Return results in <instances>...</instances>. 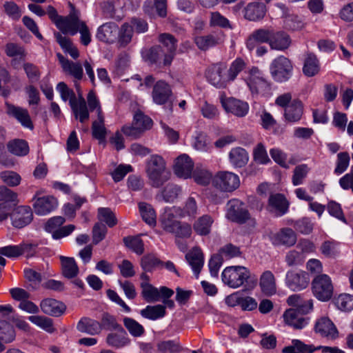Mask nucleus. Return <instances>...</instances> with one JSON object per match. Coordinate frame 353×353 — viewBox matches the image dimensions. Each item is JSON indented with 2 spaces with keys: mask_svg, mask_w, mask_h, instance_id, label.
I'll use <instances>...</instances> for the list:
<instances>
[{
  "mask_svg": "<svg viewBox=\"0 0 353 353\" xmlns=\"http://www.w3.org/2000/svg\"><path fill=\"white\" fill-rule=\"evenodd\" d=\"M145 172L150 184L154 188H159L163 185L170 175L166 170L164 159L158 154L152 155L148 159Z\"/></svg>",
  "mask_w": 353,
  "mask_h": 353,
  "instance_id": "1",
  "label": "nucleus"
},
{
  "mask_svg": "<svg viewBox=\"0 0 353 353\" xmlns=\"http://www.w3.org/2000/svg\"><path fill=\"white\" fill-rule=\"evenodd\" d=\"M243 79L253 96L263 95L270 89L263 73L256 67L246 71Z\"/></svg>",
  "mask_w": 353,
  "mask_h": 353,
  "instance_id": "2",
  "label": "nucleus"
},
{
  "mask_svg": "<svg viewBox=\"0 0 353 353\" xmlns=\"http://www.w3.org/2000/svg\"><path fill=\"white\" fill-rule=\"evenodd\" d=\"M250 273L243 266H230L225 268L221 274L223 282L232 288L242 286L250 278Z\"/></svg>",
  "mask_w": 353,
  "mask_h": 353,
  "instance_id": "3",
  "label": "nucleus"
},
{
  "mask_svg": "<svg viewBox=\"0 0 353 353\" xmlns=\"http://www.w3.org/2000/svg\"><path fill=\"white\" fill-rule=\"evenodd\" d=\"M239 176L229 171L218 172L212 178L214 188L223 192H231L240 186Z\"/></svg>",
  "mask_w": 353,
  "mask_h": 353,
  "instance_id": "4",
  "label": "nucleus"
},
{
  "mask_svg": "<svg viewBox=\"0 0 353 353\" xmlns=\"http://www.w3.org/2000/svg\"><path fill=\"white\" fill-rule=\"evenodd\" d=\"M270 72L272 79L277 82H285L292 76V65L284 56H279L270 65Z\"/></svg>",
  "mask_w": 353,
  "mask_h": 353,
  "instance_id": "5",
  "label": "nucleus"
},
{
  "mask_svg": "<svg viewBox=\"0 0 353 353\" xmlns=\"http://www.w3.org/2000/svg\"><path fill=\"white\" fill-rule=\"evenodd\" d=\"M312 289L317 299L327 301L332 296L334 286L331 278L327 274H321L316 275L312 280Z\"/></svg>",
  "mask_w": 353,
  "mask_h": 353,
  "instance_id": "6",
  "label": "nucleus"
},
{
  "mask_svg": "<svg viewBox=\"0 0 353 353\" xmlns=\"http://www.w3.org/2000/svg\"><path fill=\"white\" fill-rule=\"evenodd\" d=\"M65 219L61 216H56L49 219L45 223V230L50 233L54 239H60L69 236L76 228L73 224L62 226Z\"/></svg>",
  "mask_w": 353,
  "mask_h": 353,
  "instance_id": "7",
  "label": "nucleus"
},
{
  "mask_svg": "<svg viewBox=\"0 0 353 353\" xmlns=\"http://www.w3.org/2000/svg\"><path fill=\"white\" fill-rule=\"evenodd\" d=\"M152 126V120L142 112L137 111L134 115L131 126H123L122 132L127 136L132 138L139 137L145 130H150Z\"/></svg>",
  "mask_w": 353,
  "mask_h": 353,
  "instance_id": "8",
  "label": "nucleus"
},
{
  "mask_svg": "<svg viewBox=\"0 0 353 353\" xmlns=\"http://www.w3.org/2000/svg\"><path fill=\"white\" fill-rule=\"evenodd\" d=\"M70 9L68 16L63 17L61 24L58 25L59 29L63 34H70V35L76 34L80 28L85 23L80 19V11L74 7V6L69 3Z\"/></svg>",
  "mask_w": 353,
  "mask_h": 353,
  "instance_id": "9",
  "label": "nucleus"
},
{
  "mask_svg": "<svg viewBox=\"0 0 353 353\" xmlns=\"http://www.w3.org/2000/svg\"><path fill=\"white\" fill-rule=\"evenodd\" d=\"M225 217L235 223H244L250 219V214L245 204L239 199L230 200L226 205Z\"/></svg>",
  "mask_w": 353,
  "mask_h": 353,
  "instance_id": "10",
  "label": "nucleus"
},
{
  "mask_svg": "<svg viewBox=\"0 0 353 353\" xmlns=\"http://www.w3.org/2000/svg\"><path fill=\"white\" fill-rule=\"evenodd\" d=\"M17 194L8 188L0 186V221L8 218L18 203Z\"/></svg>",
  "mask_w": 353,
  "mask_h": 353,
  "instance_id": "11",
  "label": "nucleus"
},
{
  "mask_svg": "<svg viewBox=\"0 0 353 353\" xmlns=\"http://www.w3.org/2000/svg\"><path fill=\"white\" fill-rule=\"evenodd\" d=\"M141 295L148 303L159 301L161 298L169 299L174 291L167 287H154L150 283H141Z\"/></svg>",
  "mask_w": 353,
  "mask_h": 353,
  "instance_id": "12",
  "label": "nucleus"
},
{
  "mask_svg": "<svg viewBox=\"0 0 353 353\" xmlns=\"http://www.w3.org/2000/svg\"><path fill=\"white\" fill-rule=\"evenodd\" d=\"M310 283V277L303 270H291L286 272L285 285L292 291H300L305 289Z\"/></svg>",
  "mask_w": 353,
  "mask_h": 353,
  "instance_id": "13",
  "label": "nucleus"
},
{
  "mask_svg": "<svg viewBox=\"0 0 353 353\" xmlns=\"http://www.w3.org/2000/svg\"><path fill=\"white\" fill-rule=\"evenodd\" d=\"M268 238L272 244L275 246L290 247L296 242L295 232L289 228H283L277 232H272L268 234Z\"/></svg>",
  "mask_w": 353,
  "mask_h": 353,
  "instance_id": "14",
  "label": "nucleus"
},
{
  "mask_svg": "<svg viewBox=\"0 0 353 353\" xmlns=\"http://www.w3.org/2000/svg\"><path fill=\"white\" fill-rule=\"evenodd\" d=\"M220 101L227 112H230L238 117H243L248 113L250 108L245 101L232 97L226 98L223 95L220 98Z\"/></svg>",
  "mask_w": 353,
  "mask_h": 353,
  "instance_id": "15",
  "label": "nucleus"
},
{
  "mask_svg": "<svg viewBox=\"0 0 353 353\" xmlns=\"http://www.w3.org/2000/svg\"><path fill=\"white\" fill-rule=\"evenodd\" d=\"M225 66L221 63H217L210 66L205 72L206 78L208 82L217 88H225L228 81L227 77L224 76Z\"/></svg>",
  "mask_w": 353,
  "mask_h": 353,
  "instance_id": "16",
  "label": "nucleus"
},
{
  "mask_svg": "<svg viewBox=\"0 0 353 353\" xmlns=\"http://www.w3.org/2000/svg\"><path fill=\"white\" fill-rule=\"evenodd\" d=\"M194 162L186 154L179 155L174 161V174L179 178L187 179L193 174Z\"/></svg>",
  "mask_w": 353,
  "mask_h": 353,
  "instance_id": "17",
  "label": "nucleus"
},
{
  "mask_svg": "<svg viewBox=\"0 0 353 353\" xmlns=\"http://www.w3.org/2000/svg\"><path fill=\"white\" fill-rule=\"evenodd\" d=\"M14 228H22L31 223L33 219L32 210L28 206L14 208L9 214Z\"/></svg>",
  "mask_w": 353,
  "mask_h": 353,
  "instance_id": "18",
  "label": "nucleus"
},
{
  "mask_svg": "<svg viewBox=\"0 0 353 353\" xmlns=\"http://www.w3.org/2000/svg\"><path fill=\"white\" fill-rule=\"evenodd\" d=\"M314 330L321 336L326 337L329 339H336L339 336V331L332 322V321L327 316H321L316 321Z\"/></svg>",
  "mask_w": 353,
  "mask_h": 353,
  "instance_id": "19",
  "label": "nucleus"
},
{
  "mask_svg": "<svg viewBox=\"0 0 353 353\" xmlns=\"http://www.w3.org/2000/svg\"><path fill=\"white\" fill-rule=\"evenodd\" d=\"M181 213L180 207L174 206L165 208L160 218L163 230L168 232H173V228L177 226L179 222L176 218H181Z\"/></svg>",
  "mask_w": 353,
  "mask_h": 353,
  "instance_id": "20",
  "label": "nucleus"
},
{
  "mask_svg": "<svg viewBox=\"0 0 353 353\" xmlns=\"http://www.w3.org/2000/svg\"><path fill=\"white\" fill-rule=\"evenodd\" d=\"M57 206V199L51 195L38 197L33 204L34 212L39 215H46L54 210Z\"/></svg>",
  "mask_w": 353,
  "mask_h": 353,
  "instance_id": "21",
  "label": "nucleus"
},
{
  "mask_svg": "<svg viewBox=\"0 0 353 353\" xmlns=\"http://www.w3.org/2000/svg\"><path fill=\"white\" fill-rule=\"evenodd\" d=\"M288 208L289 203L283 195L275 194L269 197L267 208L275 216H283L288 212Z\"/></svg>",
  "mask_w": 353,
  "mask_h": 353,
  "instance_id": "22",
  "label": "nucleus"
},
{
  "mask_svg": "<svg viewBox=\"0 0 353 353\" xmlns=\"http://www.w3.org/2000/svg\"><path fill=\"white\" fill-rule=\"evenodd\" d=\"M7 113L16 119L23 127L30 130L34 128V125L27 109L11 104H7Z\"/></svg>",
  "mask_w": 353,
  "mask_h": 353,
  "instance_id": "23",
  "label": "nucleus"
},
{
  "mask_svg": "<svg viewBox=\"0 0 353 353\" xmlns=\"http://www.w3.org/2000/svg\"><path fill=\"white\" fill-rule=\"evenodd\" d=\"M170 86L164 81H159L154 85L152 92V100L157 105H163L172 95Z\"/></svg>",
  "mask_w": 353,
  "mask_h": 353,
  "instance_id": "24",
  "label": "nucleus"
},
{
  "mask_svg": "<svg viewBox=\"0 0 353 353\" xmlns=\"http://www.w3.org/2000/svg\"><path fill=\"white\" fill-rule=\"evenodd\" d=\"M75 85L78 92V99L74 103L71 102L70 108L75 119L83 123L89 120V111L85 99L78 90L77 84L75 83Z\"/></svg>",
  "mask_w": 353,
  "mask_h": 353,
  "instance_id": "25",
  "label": "nucleus"
},
{
  "mask_svg": "<svg viewBox=\"0 0 353 353\" xmlns=\"http://www.w3.org/2000/svg\"><path fill=\"white\" fill-rule=\"evenodd\" d=\"M185 259L191 267L194 274L198 278L204 265V256L201 250L198 247L193 248L186 254Z\"/></svg>",
  "mask_w": 353,
  "mask_h": 353,
  "instance_id": "26",
  "label": "nucleus"
},
{
  "mask_svg": "<svg viewBox=\"0 0 353 353\" xmlns=\"http://www.w3.org/2000/svg\"><path fill=\"white\" fill-rule=\"evenodd\" d=\"M265 12L264 4L258 2L250 3L242 10L244 18L252 21H256L263 19Z\"/></svg>",
  "mask_w": 353,
  "mask_h": 353,
  "instance_id": "27",
  "label": "nucleus"
},
{
  "mask_svg": "<svg viewBox=\"0 0 353 353\" xmlns=\"http://www.w3.org/2000/svg\"><path fill=\"white\" fill-rule=\"evenodd\" d=\"M41 310L43 313L53 316H60L65 311V305L61 301L54 299H46L40 303Z\"/></svg>",
  "mask_w": 353,
  "mask_h": 353,
  "instance_id": "28",
  "label": "nucleus"
},
{
  "mask_svg": "<svg viewBox=\"0 0 353 353\" xmlns=\"http://www.w3.org/2000/svg\"><path fill=\"white\" fill-rule=\"evenodd\" d=\"M259 286L265 296H270L276 293V279L271 271L266 270L261 275Z\"/></svg>",
  "mask_w": 353,
  "mask_h": 353,
  "instance_id": "29",
  "label": "nucleus"
},
{
  "mask_svg": "<svg viewBox=\"0 0 353 353\" xmlns=\"http://www.w3.org/2000/svg\"><path fill=\"white\" fill-rule=\"evenodd\" d=\"M63 71L77 80L82 79L83 75V68L81 63L72 62L64 58L61 54H57Z\"/></svg>",
  "mask_w": 353,
  "mask_h": 353,
  "instance_id": "30",
  "label": "nucleus"
},
{
  "mask_svg": "<svg viewBox=\"0 0 353 353\" xmlns=\"http://www.w3.org/2000/svg\"><path fill=\"white\" fill-rule=\"evenodd\" d=\"M92 133L94 138L98 140L99 144L103 148L106 145L107 130L104 126V119L101 108L98 109V119L92 123Z\"/></svg>",
  "mask_w": 353,
  "mask_h": 353,
  "instance_id": "31",
  "label": "nucleus"
},
{
  "mask_svg": "<svg viewBox=\"0 0 353 353\" xmlns=\"http://www.w3.org/2000/svg\"><path fill=\"white\" fill-rule=\"evenodd\" d=\"M291 44L290 36L283 32H272V36L270 41V46L272 49L283 51L288 48Z\"/></svg>",
  "mask_w": 353,
  "mask_h": 353,
  "instance_id": "32",
  "label": "nucleus"
},
{
  "mask_svg": "<svg viewBox=\"0 0 353 353\" xmlns=\"http://www.w3.org/2000/svg\"><path fill=\"white\" fill-rule=\"evenodd\" d=\"M289 305L294 307V310L301 314H307L313 307L312 300H305L300 294H292L287 299Z\"/></svg>",
  "mask_w": 353,
  "mask_h": 353,
  "instance_id": "33",
  "label": "nucleus"
},
{
  "mask_svg": "<svg viewBox=\"0 0 353 353\" xmlns=\"http://www.w3.org/2000/svg\"><path fill=\"white\" fill-rule=\"evenodd\" d=\"M77 330L89 335H97L101 332V326L99 322L94 319L83 317L77 323Z\"/></svg>",
  "mask_w": 353,
  "mask_h": 353,
  "instance_id": "34",
  "label": "nucleus"
},
{
  "mask_svg": "<svg viewBox=\"0 0 353 353\" xmlns=\"http://www.w3.org/2000/svg\"><path fill=\"white\" fill-rule=\"evenodd\" d=\"M62 274L64 277L75 279L79 274V268L74 258L60 256Z\"/></svg>",
  "mask_w": 353,
  "mask_h": 353,
  "instance_id": "35",
  "label": "nucleus"
},
{
  "mask_svg": "<svg viewBox=\"0 0 353 353\" xmlns=\"http://www.w3.org/2000/svg\"><path fill=\"white\" fill-rule=\"evenodd\" d=\"M130 343L128 334L124 329L112 321V346L122 347Z\"/></svg>",
  "mask_w": 353,
  "mask_h": 353,
  "instance_id": "36",
  "label": "nucleus"
},
{
  "mask_svg": "<svg viewBox=\"0 0 353 353\" xmlns=\"http://www.w3.org/2000/svg\"><path fill=\"white\" fill-rule=\"evenodd\" d=\"M298 313L299 312L294 309H289L285 312L283 319L288 325L296 329H302L307 325V321Z\"/></svg>",
  "mask_w": 353,
  "mask_h": 353,
  "instance_id": "37",
  "label": "nucleus"
},
{
  "mask_svg": "<svg viewBox=\"0 0 353 353\" xmlns=\"http://www.w3.org/2000/svg\"><path fill=\"white\" fill-rule=\"evenodd\" d=\"M303 114V105L300 101L294 100L285 109V119L290 123L299 121Z\"/></svg>",
  "mask_w": 353,
  "mask_h": 353,
  "instance_id": "38",
  "label": "nucleus"
},
{
  "mask_svg": "<svg viewBox=\"0 0 353 353\" xmlns=\"http://www.w3.org/2000/svg\"><path fill=\"white\" fill-rule=\"evenodd\" d=\"M270 155L273 161L283 168L288 169L291 165L295 164V161L292 158L288 159V154L279 148H271Z\"/></svg>",
  "mask_w": 353,
  "mask_h": 353,
  "instance_id": "39",
  "label": "nucleus"
},
{
  "mask_svg": "<svg viewBox=\"0 0 353 353\" xmlns=\"http://www.w3.org/2000/svg\"><path fill=\"white\" fill-rule=\"evenodd\" d=\"M230 163L236 168H242L249 160V156L246 150L242 148H232L229 153Z\"/></svg>",
  "mask_w": 353,
  "mask_h": 353,
  "instance_id": "40",
  "label": "nucleus"
},
{
  "mask_svg": "<svg viewBox=\"0 0 353 353\" xmlns=\"http://www.w3.org/2000/svg\"><path fill=\"white\" fill-rule=\"evenodd\" d=\"M214 219L208 214L200 216L194 223L193 228L195 232L201 236H205L210 233Z\"/></svg>",
  "mask_w": 353,
  "mask_h": 353,
  "instance_id": "41",
  "label": "nucleus"
},
{
  "mask_svg": "<svg viewBox=\"0 0 353 353\" xmlns=\"http://www.w3.org/2000/svg\"><path fill=\"white\" fill-rule=\"evenodd\" d=\"M141 315L145 319L155 321L165 315V306L163 305H148L140 312Z\"/></svg>",
  "mask_w": 353,
  "mask_h": 353,
  "instance_id": "42",
  "label": "nucleus"
},
{
  "mask_svg": "<svg viewBox=\"0 0 353 353\" xmlns=\"http://www.w3.org/2000/svg\"><path fill=\"white\" fill-rule=\"evenodd\" d=\"M320 70L319 61L316 55L313 54H307L305 59L303 72L307 77H314L319 73Z\"/></svg>",
  "mask_w": 353,
  "mask_h": 353,
  "instance_id": "43",
  "label": "nucleus"
},
{
  "mask_svg": "<svg viewBox=\"0 0 353 353\" xmlns=\"http://www.w3.org/2000/svg\"><path fill=\"white\" fill-rule=\"evenodd\" d=\"M316 348L312 345L305 344L299 339H293L292 345L283 348V353H313Z\"/></svg>",
  "mask_w": 353,
  "mask_h": 353,
  "instance_id": "44",
  "label": "nucleus"
},
{
  "mask_svg": "<svg viewBox=\"0 0 353 353\" xmlns=\"http://www.w3.org/2000/svg\"><path fill=\"white\" fill-rule=\"evenodd\" d=\"M139 212L143 220L150 226H155L157 223V215L152 206L146 203L139 204Z\"/></svg>",
  "mask_w": 353,
  "mask_h": 353,
  "instance_id": "45",
  "label": "nucleus"
},
{
  "mask_svg": "<svg viewBox=\"0 0 353 353\" xmlns=\"http://www.w3.org/2000/svg\"><path fill=\"white\" fill-rule=\"evenodd\" d=\"M5 53L9 57H13L12 60L11 64L14 67H17L18 63L17 58L23 59L25 57V50L24 49L14 43H8L5 46Z\"/></svg>",
  "mask_w": 353,
  "mask_h": 353,
  "instance_id": "46",
  "label": "nucleus"
},
{
  "mask_svg": "<svg viewBox=\"0 0 353 353\" xmlns=\"http://www.w3.org/2000/svg\"><path fill=\"white\" fill-rule=\"evenodd\" d=\"M7 148L10 152L16 156H25L29 152L28 143L22 139H14L8 142Z\"/></svg>",
  "mask_w": 353,
  "mask_h": 353,
  "instance_id": "47",
  "label": "nucleus"
},
{
  "mask_svg": "<svg viewBox=\"0 0 353 353\" xmlns=\"http://www.w3.org/2000/svg\"><path fill=\"white\" fill-rule=\"evenodd\" d=\"M28 320L48 333H53L55 331L53 321L50 318L44 316L34 315L30 316Z\"/></svg>",
  "mask_w": 353,
  "mask_h": 353,
  "instance_id": "48",
  "label": "nucleus"
},
{
  "mask_svg": "<svg viewBox=\"0 0 353 353\" xmlns=\"http://www.w3.org/2000/svg\"><path fill=\"white\" fill-rule=\"evenodd\" d=\"M56 90L59 92L61 100L64 102L68 101L70 106L71 102L74 103L78 99V95L76 96L74 90L70 88L63 81L57 83Z\"/></svg>",
  "mask_w": 353,
  "mask_h": 353,
  "instance_id": "49",
  "label": "nucleus"
},
{
  "mask_svg": "<svg viewBox=\"0 0 353 353\" xmlns=\"http://www.w3.org/2000/svg\"><path fill=\"white\" fill-rule=\"evenodd\" d=\"M334 304L342 312H350L353 310V295L341 294L335 298Z\"/></svg>",
  "mask_w": 353,
  "mask_h": 353,
  "instance_id": "50",
  "label": "nucleus"
},
{
  "mask_svg": "<svg viewBox=\"0 0 353 353\" xmlns=\"http://www.w3.org/2000/svg\"><path fill=\"white\" fill-rule=\"evenodd\" d=\"M310 168L307 164H301L295 167L292 177V183L294 186L303 183L305 179L310 172Z\"/></svg>",
  "mask_w": 353,
  "mask_h": 353,
  "instance_id": "51",
  "label": "nucleus"
},
{
  "mask_svg": "<svg viewBox=\"0 0 353 353\" xmlns=\"http://www.w3.org/2000/svg\"><path fill=\"white\" fill-rule=\"evenodd\" d=\"M196 46L201 50H207L219 43V39L213 34L199 36L194 38Z\"/></svg>",
  "mask_w": 353,
  "mask_h": 353,
  "instance_id": "52",
  "label": "nucleus"
},
{
  "mask_svg": "<svg viewBox=\"0 0 353 353\" xmlns=\"http://www.w3.org/2000/svg\"><path fill=\"white\" fill-rule=\"evenodd\" d=\"M181 193V188L176 185L168 184L159 195L165 202H173Z\"/></svg>",
  "mask_w": 353,
  "mask_h": 353,
  "instance_id": "53",
  "label": "nucleus"
},
{
  "mask_svg": "<svg viewBox=\"0 0 353 353\" xmlns=\"http://www.w3.org/2000/svg\"><path fill=\"white\" fill-rule=\"evenodd\" d=\"M253 158L254 160L259 164L267 165L271 163L266 148L261 143H258L254 148Z\"/></svg>",
  "mask_w": 353,
  "mask_h": 353,
  "instance_id": "54",
  "label": "nucleus"
},
{
  "mask_svg": "<svg viewBox=\"0 0 353 353\" xmlns=\"http://www.w3.org/2000/svg\"><path fill=\"white\" fill-rule=\"evenodd\" d=\"M157 350L160 353H178L181 350V347L177 341L168 340L158 343Z\"/></svg>",
  "mask_w": 353,
  "mask_h": 353,
  "instance_id": "55",
  "label": "nucleus"
},
{
  "mask_svg": "<svg viewBox=\"0 0 353 353\" xmlns=\"http://www.w3.org/2000/svg\"><path fill=\"white\" fill-rule=\"evenodd\" d=\"M123 323L132 336L139 337L144 333L145 330L143 327L137 321L131 318H124Z\"/></svg>",
  "mask_w": 353,
  "mask_h": 353,
  "instance_id": "56",
  "label": "nucleus"
},
{
  "mask_svg": "<svg viewBox=\"0 0 353 353\" xmlns=\"http://www.w3.org/2000/svg\"><path fill=\"white\" fill-rule=\"evenodd\" d=\"M245 67V63L241 59H236L231 63L230 68L228 70L227 81H233Z\"/></svg>",
  "mask_w": 353,
  "mask_h": 353,
  "instance_id": "57",
  "label": "nucleus"
},
{
  "mask_svg": "<svg viewBox=\"0 0 353 353\" xmlns=\"http://www.w3.org/2000/svg\"><path fill=\"white\" fill-rule=\"evenodd\" d=\"M14 337V331L10 325L6 321H0V340L5 343H10Z\"/></svg>",
  "mask_w": 353,
  "mask_h": 353,
  "instance_id": "58",
  "label": "nucleus"
},
{
  "mask_svg": "<svg viewBox=\"0 0 353 353\" xmlns=\"http://www.w3.org/2000/svg\"><path fill=\"white\" fill-rule=\"evenodd\" d=\"M4 12L12 19L18 20L21 16V11L18 5L12 1H6L3 3Z\"/></svg>",
  "mask_w": 353,
  "mask_h": 353,
  "instance_id": "59",
  "label": "nucleus"
},
{
  "mask_svg": "<svg viewBox=\"0 0 353 353\" xmlns=\"http://www.w3.org/2000/svg\"><path fill=\"white\" fill-rule=\"evenodd\" d=\"M285 27L291 30H299L304 27V23L301 17L294 14H287L284 19Z\"/></svg>",
  "mask_w": 353,
  "mask_h": 353,
  "instance_id": "60",
  "label": "nucleus"
},
{
  "mask_svg": "<svg viewBox=\"0 0 353 353\" xmlns=\"http://www.w3.org/2000/svg\"><path fill=\"white\" fill-rule=\"evenodd\" d=\"M192 176L194 181L199 185H205L212 181V174L205 169L196 168Z\"/></svg>",
  "mask_w": 353,
  "mask_h": 353,
  "instance_id": "61",
  "label": "nucleus"
},
{
  "mask_svg": "<svg viewBox=\"0 0 353 353\" xmlns=\"http://www.w3.org/2000/svg\"><path fill=\"white\" fill-rule=\"evenodd\" d=\"M0 178L9 186L15 187L20 184L21 178L19 174L13 171H4L1 172Z\"/></svg>",
  "mask_w": 353,
  "mask_h": 353,
  "instance_id": "62",
  "label": "nucleus"
},
{
  "mask_svg": "<svg viewBox=\"0 0 353 353\" xmlns=\"http://www.w3.org/2000/svg\"><path fill=\"white\" fill-rule=\"evenodd\" d=\"M350 164V155L347 152H340L337 154V161L336 168L334 169V173L336 174H341L343 173Z\"/></svg>",
  "mask_w": 353,
  "mask_h": 353,
  "instance_id": "63",
  "label": "nucleus"
},
{
  "mask_svg": "<svg viewBox=\"0 0 353 353\" xmlns=\"http://www.w3.org/2000/svg\"><path fill=\"white\" fill-rule=\"evenodd\" d=\"M163 50L160 47H154L149 50H144L141 52L142 58L150 63H156L159 57L163 54Z\"/></svg>",
  "mask_w": 353,
  "mask_h": 353,
  "instance_id": "64",
  "label": "nucleus"
}]
</instances>
